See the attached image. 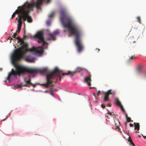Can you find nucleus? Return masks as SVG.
Segmentation results:
<instances>
[{
	"instance_id": "5701e85b",
	"label": "nucleus",
	"mask_w": 146,
	"mask_h": 146,
	"mask_svg": "<svg viewBox=\"0 0 146 146\" xmlns=\"http://www.w3.org/2000/svg\"><path fill=\"white\" fill-rule=\"evenodd\" d=\"M55 13L54 11H53L52 13L49 15L48 17L49 18H51L54 17Z\"/></svg>"
},
{
	"instance_id": "e433bc0d",
	"label": "nucleus",
	"mask_w": 146,
	"mask_h": 146,
	"mask_svg": "<svg viewBox=\"0 0 146 146\" xmlns=\"http://www.w3.org/2000/svg\"><path fill=\"white\" fill-rule=\"evenodd\" d=\"M27 37V36L24 34L23 38L24 39L25 38Z\"/></svg>"
},
{
	"instance_id": "7ed1b4c3",
	"label": "nucleus",
	"mask_w": 146,
	"mask_h": 146,
	"mask_svg": "<svg viewBox=\"0 0 146 146\" xmlns=\"http://www.w3.org/2000/svg\"><path fill=\"white\" fill-rule=\"evenodd\" d=\"M34 37L35 38H37L38 39L37 41L38 43H41L42 42V46L39 47L37 48H35L34 47H33L32 48L29 49L28 48V44L27 43H24L25 42L23 40L21 39L19 37H17L16 38V39L19 40V41L21 42V43L22 44H23V45L21 47H19L17 49L15 50L13 54L14 53L15 51V50H17L19 48L22 47L25 44H27V50L33 48L35 49V50H34V51H27L26 53L27 52H33L34 54L35 55H40L43 52V47L44 46L45 44L46 43L47 45H48V43H46L45 41L44 40L43 36V33L42 31H40L37 32L36 33Z\"/></svg>"
},
{
	"instance_id": "423d86ee",
	"label": "nucleus",
	"mask_w": 146,
	"mask_h": 146,
	"mask_svg": "<svg viewBox=\"0 0 146 146\" xmlns=\"http://www.w3.org/2000/svg\"><path fill=\"white\" fill-rule=\"evenodd\" d=\"M115 92L114 91L110 89L107 92L104 93V100L106 102H107L109 100V96L110 94L114 95Z\"/></svg>"
},
{
	"instance_id": "ddd939ff",
	"label": "nucleus",
	"mask_w": 146,
	"mask_h": 146,
	"mask_svg": "<svg viewBox=\"0 0 146 146\" xmlns=\"http://www.w3.org/2000/svg\"><path fill=\"white\" fill-rule=\"evenodd\" d=\"M84 69L83 68L78 67L76 68L74 71L72 72V73L73 74V75H74L77 73L79 72Z\"/></svg>"
},
{
	"instance_id": "cd10ccee",
	"label": "nucleus",
	"mask_w": 146,
	"mask_h": 146,
	"mask_svg": "<svg viewBox=\"0 0 146 146\" xmlns=\"http://www.w3.org/2000/svg\"><path fill=\"white\" fill-rule=\"evenodd\" d=\"M108 113L111 116H114L115 117V115L114 114H112V113L111 112H108Z\"/></svg>"
},
{
	"instance_id": "473e14b6",
	"label": "nucleus",
	"mask_w": 146,
	"mask_h": 146,
	"mask_svg": "<svg viewBox=\"0 0 146 146\" xmlns=\"http://www.w3.org/2000/svg\"><path fill=\"white\" fill-rule=\"evenodd\" d=\"M101 107L103 108H105V106L104 104H103L101 105Z\"/></svg>"
},
{
	"instance_id": "2f4dec72",
	"label": "nucleus",
	"mask_w": 146,
	"mask_h": 146,
	"mask_svg": "<svg viewBox=\"0 0 146 146\" xmlns=\"http://www.w3.org/2000/svg\"><path fill=\"white\" fill-rule=\"evenodd\" d=\"M17 35V34L15 33H14L13 35L12 36V37L13 38H15V37Z\"/></svg>"
},
{
	"instance_id": "2eb2a0df",
	"label": "nucleus",
	"mask_w": 146,
	"mask_h": 146,
	"mask_svg": "<svg viewBox=\"0 0 146 146\" xmlns=\"http://www.w3.org/2000/svg\"><path fill=\"white\" fill-rule=\"evenodd\" d=\"M116 122H117V123H115V125L116 126L115 129H117L121 133V132L120 131V129L119 127V126L120 124V122H119L118 120H117L116 121Z\"/></svg>"
},
{
	"instance_id": "8fccbe9b",
	"label": "nucleus",
	"mask_w": 146,
	"mask_h": 146,
	"mask_svg": "<svg viewBox=\"0 0 146 146\" xmlns=\"http://www.w3.org/2000/svg\"><path fill=\"white\" fill-rule=\"evenodd\" d=\"M90 88H92V87H90Z\"/></svg>"
},
{
	"instance_id": "c03bdc74",
	"label": "nucleus",
	"mask_w": 146,
	"mask_h": 146,
	"mask_svg": "<svg viewBox=\"0 0 146 146\" xmlns=\"http://www.w3.org/2000/svg\"><path fill=\"white\" fill-rule=\"evenodd\" d=\"M96 50H98L97 51L98 52H99L100 51V49H97Z\"/></svg>"
},
{
	"instance_id": "a18cd8bd",
	"label": "nucleus",
	"mask_w": 146,
	"mask_h": 146,
	"mask_svg": "<svg viewBox=\"0 0 146 146\" xmlns=\"http://www.w3.org/2000/svg\"><path fill=\"white\" fill-rule=\"evenodd\" d=\"M32 86H33L34 87H35V84H33V85Z\"/></svg>"
},
{
	"instance_id": "dca6fc26",
	"label": "nucleus",
	"mask_w": 146,
	"mask_h": 146,
	"mask_svg": "<svg viewBox=\"0 0 146 146\" xmlns=\"http://www.w3.org/2000/svg\"><path fill=\"white\" fill-rule=\"evenodd\" d=\"M134 124L135 125L134 129H137L138 131L139 129V123H134Z\"/></svg>"
},
{
	"instance_id": "de8ad7c7",
	"label": "nucleus",
	"mask_w": 146,
	"mask_h": 146,
	"mask_svg": "<svg viewBox=\"0 0 146 146\" xmlns=\"http://www.w3.org/2000/svg\"><path fill=\"white\" fill-rule=\"evenodd\" d=\"M93 95L95 96V94L94 93H93Z\"/></svg>"
},
{
	"instance_id": "4be33fe9",
	"label": "nucleus",
	"mask_w": 146,
	"mask_h": 146,
	"mask_svg": "<svg viewBox=\"0 0 146 146\" xmlns=\"http://www.w3.org/2000/svg\"><path fill=\"white\" fill-rule=\"evenodd\" d=\"M129 139H128V141L130 142V144H131L133 146H135L132 139L130 138V137H129Z\"/></svg>"
},
{
	"instance_id": "ea45409f",
	"label": "nucleus",
	"mask_w": 146,
	"mask_h": 146,
	"mask_svg": "<svg viewBox=\"0 0 146 146\" xmlns=\"http://www.w3.org/2000/svg\"><path fill=\"white\" fill-rule=\"evenodd\" d=\"M17 86L19 88L20 87L22 86H21V85H18Z\"/></svg>"
},
{
	"instance_id": "0eeeda50",
	"label": "nucleus",
	"mask_w": 146,
	"mask_h": 146,
	"mask_svg": "<svg viewBox=\"0 0 146 146\" xmlns=\"http://www.w3.org/2000/svg\"><path fill=\"white\" fill-rule=\"evenodd\" d=\"M25 7H24L23 9L21 10V14H22V15H21V19H23L24 21H25L27 19V10L25 11Z\"/></svg>"
},
{
	"instance_id": "6e6552de",
	"label": "nucleus",
	"mask_w": 146,
	"mask_h": 146,
	"mask_svg": "<svg viewBox=\"0 0 146 146\" xmlns=\"http://www.w3.org/2000/svg\"><path fill=\"white\" fill-rule=\"evenodd\" d=\"M24 6H19L18 7V9L16 10L13 13L12 15L11 18L14 17L16 14H19V13H21V10L22 9H23Z\"/></svg>"
},
{
	"instance_id": "a878e982",
	"label": "nucleus",
	"mask_w": 146,
	"mask_h": 146,
	"mask_svg": "<svg viewBox=\"0 0 146 146\" xmlns=\"http://www.w3.org/2000/svg\"><path fill=\"white\" fill-rule=\"evenodd\" d=\"M21 27H17V30L16 31V32L15 33L17 34V35L19 33L20 31L21 30Z\"/></svg>"
},
{
	"instance_id": "f03ea898",
	"label": "nucleus",
	"mask_w": 146,
	"mask_h": 146,
	"mask_svg": "<svg viewBox=\"0 0 146 146\" xmlns=\"http://www.w3.org/2000/svg\"><path fill=\"white\" fill-rule=\"evenodd\" d=\"M65 14L64 10H62L60 11V21L64 27L68 29V32L71 35L75 36V43L77 48V50L78 52H80L83 48L81 39L82 32L78 26L73 23L72 19L70 17L66 16Z\"/></svg>"
},
{
	"instance_id": "c9c22d12",
	"label": "nucleus",
	"mask_w": 146,
	"mask_h": 146,
	"mask_svg": "<svg viewBox=\"0 0 146 146\" xmlns=\"http://www.w3.org/2000/svg\"><path fill=\"white\" fill-rule=\"evenodd\" d=\"M129 125H130V127H132L133 126V125L131 123H130L129 124Z\"/></svg>"
},
{
	"instance_id": "412c9836",
	"label": "nucleus",
	"mask_w": 146,
	"mask_h": 146,
	"mask_svg": "<svg viewBox=\"0 0 146 146\" xmlns=\"http://www.w3.org/2000/svg\"><path fill=\"white\" fill-rule=\"evenodd\" d=\"M136 58V57L135 56H132L129 58V59L128 61V62H129L133 60L135 58Z\"/></svg>"
},
{
	"instance_id": "c85d7f7f",
	"label": "nucleus",
	"mask_w": 146,
	"mask_h": 146,
	"mask_svg": "<svg viewBox=\"0 0 146 146\" xmlns=\"http://www.w3.org/2000/svg\"><path fill=\"white\" fill-rule=\"evenodd\" d=\"M57 90L56 89H53V88H51L50 90L51 92H52L54 91H55L56 92L57 91Z\"/></svg>"
},
{
	"instance_id": "f3484780",
	"label": "nucleus",
	"mask_w": 146,
	"mask_h": 146,
	"mask_svg": "<svg viewBox=\"0 0 146 146\" xmlns=\"http://www.w3.org/2000/svg\"><path fill=\"white\" fill-rule=\"evenodd\" d=\"M71 74L72 76H73V74L72 73V72L68 71V73H64L62 74L63 76L68 75V74Z\"/></svg>"
},
{
	"instance_id": "a211bd4d",
	"label": "nucleus",
	"mask_w": 146,
	"mask_h": 146,
	"mask_svg": "<svg viewBox=\"0 0 146 146\" xmlns=\"http://www.w3.org/2000/svg\"><path fill=\"white\" fill-rule=\"evenodd\" d=\"M29 80L27 81H25V82L27 84H30L31 85H33V83L31 82V78L30 76H29Z\"/></svg>"
},
{
	"instance_id": "393cba45",
	"label": "nucleus",
	"mask_w": 146,
	"mask_h": 146,
	"mask_svg": "<svg viewBox=\"0 0 146 146\" xmlns=\"http://www.w3.org/2000/svg\"><path fill=\"white\" fill-rule=\"evenodd\" d=\"M59 33V32L57 30H56L53 32V35H56L58 34Z\"/></svg>"
},
{
	"instance_id": "f8f14e48",
	"label": "nucleus",
	"mask_w": 146,
	"mask_h": 146,
	"mask_svg": "<svg viewBox=\"0 0 146 146\" xmlns=\"http://www.w3.org/2000/svg\"><path fill=\"white\" fill-rule=\"evenodd\" d=\"M30 11L27 10V21L28 22L31 23L33 21L31 17L29 15Z\"/></svg>"
},
{
	"instance_id": "58836bf2",
	"label": "nucleus",
	"mask_w": 146,
	"mask_h": 146,
	"mask_svg": "<svg viewBox=\"0 0 146 146\" xmlns=\"http://www.w3.org/2000/svg\"><path fill=\"white\" fill-rule=\"evenodd\" d=\"M24 86H28V84H27V83L26 84H25Z\"/></svg>"
},
{
	"instance_id": "6ab92c4d",
	"label": "nucleus",
	"mask_w": 146,
	"mask_h": 146,
	"mask_svg": "<svg viewBox=\"0 0 146 146\" xmlns=\"http://www.w3.org/2000/svg\"><path fill=\"white\" fill-rule=\"evenodd\" d=\"M116 104L117 106L119 107L122 105L121 102L117 98H116Z\"/></svg>"
},
{
	"instance_id": "49530a36",
	"label": "nucleus",
	"mask_w": 146,
	"mask_h": 146,
	"mask_svg": "<svg viewBox=\"0 0 146 146\" xmlns=\"http://www.w3.org/2000/svg\"><path fill=\"white\" fill-rule=\"evenodd\" d=\"M127 125V123H125V125H126H126Z\"/></svg>"
},
{
	"instance_id": "9b49d317",
	"label": "nucleus",
	"mask_w": 146,
	"mask_h": 146,
	"mask_svg": "<svg viewBox=\"0 0 146 146\" xmlns=\"http://www.w3.org/2000/svg\"><path fill=\"white\" fill-rule=\"evenodd\" d=\"M46 40H56V37L53 35L50 34L48 35Z\"/></svg>"
},
{
	"instance_id": "20e7f679",
	"label": "nucleus",
	"mask_w": 146,
	"mask_h": 146,
	"mask_svg": "<svg viewBox=\"0 0 146 146\" xmlns=\"http://www.w3.org/2000/svg\"><path fill=\"white\" fill-rule=\"evenodd\" d=\"M61 71L57 68H55L54 70L49 74L46 75V80L47 82L46 83L40 84V85L44 86L47 88L50 86L52 87L54 85L52 81L50 80L53 79L54 77H59L60 80H61L60 73Z\"/></svg>"
},
{
	"instance_id": "b1692460",
	"label": "nucleus",
	"mask_w": 146,
	"mask_h": 146,
	"mask_svg": "<svg viewBox=\"0 0 146 146\" xmlns=\"http://www.w3.org/2000/svg\"><path fill=\"white\" fill-rule=\"evenodd\" d=\"M134 37L133 36H131L129 38V40L130 42L131 43V42H135V41L133 40Z\"/></svg>"
},
{
	"instance_id": "4c0bfd02",
	"label": "nucleus",
	"mask_w": 146,
	"mask_h": 146,
	"mask_svg": "<svg viewBox=\"0 0 146 146\" xmlns=\"http://www.w3.org/2000/svg\"><path fill=\"white\" fill-rule=\"evenodd\" d=\"M50 94H51L52 96H54V94H53V93H51Z\"/></svg>"
},
{
	"instance_id": "79ce46f5",
	"label": "nucleus",
	"mask_w": 146,
	"mask_h": 146,
	"mask_svg": "<svg viewBox=\"0 0 146 146\" xmlns=\"http://www.w3.org/2000/svg\"><path fill=\"white\" fill-rule=\"evenodd\" d=\"M24 34L25 35L26 34V31L25 30H24Z\"/></svg>"
},
{
	"instance_id": "a19ab883",
	"label": "nucleus",
	"mask_w": 146,
	"mask_h": 146,
	"mask_svg": "<svg viewBox=\"0 0 146 146\" xmlns=\"http://www.w3.org/2000/svg\"><path fill=\"white\" fill-rule=\"evenodd\" d=\"M108 106L109 107H111V104H108Z\"/></svg>"
},
{
	"instance_id": "c756f323",
	"label": "nucleus",
	"mask_w": 146,
	"mask_h": 146,
	"mask_svg": "<svg viewBox=\"0 0 146 146\" xmlns=\"http://www.w3.org/2000/svg\"><path fill=\"white\" fill-rule=\"evenodd\" d=\"M120 107L121 110L123 111H125V109H124V108H123V106L122 105H121V106H120Z\"/></svg>"
},
{
	"instance_id": "1a4fd4ad",
	"label": "nucleus",
	"mask_w": 146,
	"mask_h": 146,
	"mask_svg": "<svg viewBox=\"0 0 146 146\" xmlns=\"http://www.w3.org/2000/svg\"><path fill=\"white\" fill-rule=\"evenodd\" d=\"M18 18H16L15 20H17L18 22V24L17 25V27H21L22 24V19H21V15L19 14L18 16Z\"/></svg>"
},
{
	"instance_id": "bb28decb",
	"label": "nucleus",
	"mask_w": 146,
	"mask_h": 146,
	"mask_svg": "<svg viewBox=\"0 0 146 146\" xmlns=\"http://www.w3.org/2000/svg\"><path fill=\"white\" fill-rule=\"evenodd\" d=\"M137 21L140 23H141V19L139 17H137Z\"/></svg>"
},
{
	"instance_id": "4468645a",
	"label": "nucleus",
	"mask_w": 146,
	"mask_h": 146,
	"mask_svg": "<svg viewBox=\"0 0 146 146\" xmlns=\"http://www.w3.org/2000/svg\"><path fill=\"white\" fill-rule=\"evenodd\" d=\"M25 60L28 62H32L35 60V58L33 57H27L26 58Z\"/></svg>"
},
{
	"instance_id": "7c9ffc66",
	"label": "nucleus",
	"mask_w": 146,
	"mask_h": 146,
	"mask_svg": "<svg viewBox=\"0 0 146 146\" xmlns=\"http://www.w3.org/2000/svg\"><path fill=\"white\" fill-rule=\"evenodd\" d=\"M42 71L44 72H47L48 71V70L46 68H44L42 69Z\"/></svg>"
},
{
	"instance_id": "09e8293b",
	"label": "nucleus",
	"mask_w": 146,
	"mask_h": 146,
	"mask_svg": "<svg viewBox=\"0 0 146 146\" xmlns=\"http://www.w3.org/2000/svg\"><path fill=\"white\" fill-rule=\"evenodd\" d=\"M136 133H139V132H138V131H137V132H136Z\"/></svg>"
},
{
	"instance_id": "f257e3e1",
	"label": "nucleus",
	"mask_w": 146,
	"mask_h": 146,
	"mask_svg": "<svg viewBox=\"0 0 146 146\" xmlns=\"http://www.w3.org/2000/svg\"><path fill=\"white\" fill-rule=\"evenodd\" d=\"M27 45L25 44L17 50H15L14 53L11 55V59L12 64L15 68L16 71L12 69L11 71L9 74L7 80L9 81L10 79L13 80L17 78V75L20 76L21 74H24L27 72L31 74L37 73L38 70L36 69L29 68L16 63V62L23 58L26 52L28 51H34V49L27 50Z\"/></svg>"
},
{
	"instance_id": "3c124183",
	"label": "nucleus",
	"mask_w": 146,
	"mask_h": 146,
	"mask_svg": "<svg viewBox=\"0 0 146 146\" xmlns=\"http://www.w3.org/2000/svg\"><path fill=\"white\" fill-rule=\"evenodd\" d=\"M140 136H141L140 135H139V137H140Z\"/></svg>"
},
{
	"instance_id": "aec40b11",
	"label": "nucleus",
	"mask_w": 146,
	"mask_h": 146,
	"mask_svg": "<svg viewBox=\"0 0 146 146\" xmlns=\"http://www.w3.org/2000/svg\"><path fill=\"white\" fill-rule=\"evenodd\" d=\"M126 117L127 119V122H132L133 121L132 120H131V119L130 117H129L128 116L127 114H125Z\"/></svg>"
},
{
	"instance_id": "f704fd0d",
	"label": "nucleus",
	"mask_w": 146,
	"mask_h": 146,
	"mask_svg": "<svg viewBox=\"0 0 146 146\" xmlns=\"http://www.w3.org/2000/svg\"><path fill=\"white\" fill-rule=\"evenodd\" d=\"M100 93V91H98V92H97V95H99Z\"/></svg>"
},
{
	"instance_id": "37998d69",
	"label": "nucleus",
	"mask_w": 146,
	"mask_h": 146,
	"mask_svg": "<svg viewBox=\"0 0 146 146\" xmlns=\"http://www.w3.org/2000/svg\"><path fill=\"white\" fill-rule=\"evenodd\" d=\"M48 91V90H46V91H45L44 92H45V93H47V92Z\"/></svg>"
},
{
	"instance_id": "9d476101",
	"label": "nucleus",
	"mask_w": 146,
	"mask_h": 146,
	"mask_svg": "<svg viewBox=\"0 0 146 146\" xmlns=\"http://www.w3.org/2000/svg\"><path fill=\"white\" fill-rule=\"evenodd\" d=\"M91 75H90L89 76L86 77L84 79V81L85 82L87 83L88 85L90 86L91 85Z\"/></svg>"
},
{
	"instance_id": "603ef678",
	"label": "nucleus",
	"mask_w": 146,
	"mask_h": 146,
	"mask_svg": "<svg viewBox=\"0 0 146 146\" xmlns=\"http://www.w3.org/2000/svg\"><path fill=\"white\" fill-rule=\"evenodd\" d=\"M133 46L134 47V46H135V45H134V46Z\"/></svg>"
},
{
	"instance_id": "72a5a7b5",
	"label": "nucleus",
	"mask_w": 146,
	"mask_h": 146,
	"mask_svg": "<svg viewBox=\"0 0 146 146\" xmlns=\"http://www.w3.org/2000/svg\"><path fill=\"white\" fill-rule=\"evenodd\" d=\"M50 22L49 21H48L46 22V24L48 25H50Z\"/></svg>"
},
{
	"instance_id": "39448f33",
	"label": "nucleus",
	"mask_w": 146,
	"mask_h": 146,
	"mask_svg": "<svg viewBox=\"0 0 146 146\" xmlns=\"http://www.w3.org/2000/svg\"><path fill=\"white\" fill-rule=\"evenodd\" d=\"M45 0H31L32 3L29 4L28 7L29 8H32L34 7H36L38 9L40 8V6L41 5L43 2ZM51 0H47V3H49Z\"/></svg>"
}]
</instances>
